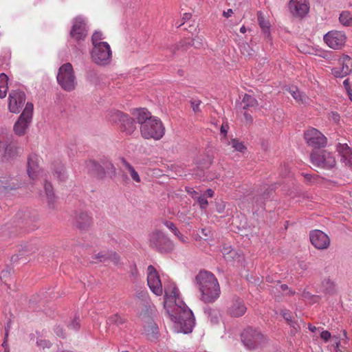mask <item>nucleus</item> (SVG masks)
<instances>
[{"label":"nucleus","instance_id":"774afa93","mask_svg":"<svg viewBox=\"0 0 352 352\" xmlns=\"http://www.w3.org/2000/svg\"><path fill=\"white\" fill-rule=\"evenodd\" d=\"M131 275L134 278V279H136L138 277V269L135 264L131 266Z\"/></svg>","mask_w":352,"mask_h":352},{"label":"nucleus","instance_id":"39448f33","mask_svg":"<svg viewBox=\"0 0 352 352\" xmlns=\"http://www.w3.org/2000/svg\"><path fill=\"white\" fill-rule=\"evenodd\" d=\"M56 79L63 90L72 91L75 89L77 81L71 63H67L60 67Z\"/></svg>","mask_w":352,"mask_h":352},{"label":"nucleus","instance_id":"f8f14e48","mask_svg":"<svg viewBox=\"0 0 352 352\" xmlns=\"http://www.w3.org/2000/svg\"><path fill=\"white\" fill-rule=\"evenodd\" d=\"M25 102L23 91L12 90L9 94L8 109L11 113H19Z\"/></svg>","mask_w":352,"mask_h":352},{"label":"nucleus","instance_id":"0e129e2a","mask_svg":"<svg viewBox=\"0 0 352 352\" xmlns=\"http://www.w3.org/2000/svg\"><path fill=\"white\" fill-rule=\"evenodd\" d=\"M37 345L43 349L50 348L51 346V343L48 340H37Z\"/></svg>","mask_w":352,"mask_h":352},{"label":"nucleus","instance_id":"f704fd0d","mask_svg":"<svg viewBox=\"0 0 352 352\" xmlns=\"http://www.w3.org/2000/svg\"><path fill=\"white\" fill-rule=\"evenodd\" d=\"M126 319L122 317L118 314H113L109 316L107 320V324L108 325H116L120 328L126 327Z\"/></svg>","mask_w":352,"mask_h":352},{"label":"nucleus","instance_id":"a211bd4d","mask_svg":"<svg viewBox=\"0 0 352 352\" xmlns=\"http://www.w3.org/2000/svg\"><path fill=\"white\" fill-rule=\"evenodd\" d=\"M310 160L315 168L329 169L336 165L333 155H310Z\"/></svg>","mask_w":352,"mask_h":352},{"label":"nucleus","instance_id":"4be33fe9","mask_svg":"<svg viewBox=\"0 0 352 352\" xmlns=\"http://www.w3.org/2000/svg\"><path fill=\"white\" fill-rule=\"evenodd\" d=\"M94 258L98 259L100 262L107 263L111 261L115 265L120 262V257L116 252H100L93 256Z\"/></svg>","mask_w":352,"mask_h":352},{"label":"nucleus","instance_id":"1a4fd4ad","mask_svg":"<svg viewBox=\"0 0 352 352\" xmlns=\"http://www.w3.org/2000/svg\"><path fill=\"white\" fill-rule=\"evenodd\" d=\"M304 139L309 146L316 149L324 148L327 144L325 135L314 127H309L305 131Z\"/></svg>","mask_w":352,"mask_h":352},{"label":"nucleus","instance_id":"6e6552de","mask_svg":"<svg viewBox=\"0 0 352 352\" xmlns=\"http://www.w3.org/2000/svg\"><path fill=\"white\" fill-rule=\"evenodd\" d=\"M92 60L97 65H108L111 58L110 45L107 42H99L95 45L91 52Z\"/></svg>","mask_w":352,"mask_h":352},{"label":"nucleus","instance_id":"09e8293b","mask_svg":"<svg viewBox=\"0 0 352 352\" xmlns=\"http://www.w3.org/2000/svg\"><path fill=\"white\" fill-rule=\"evenodd\" d=\"M215 210L219 213H222L226 209V203L221 199H217L214 203Z\"/></svg>","mask_w":352,"mask_h":352},{"label":"nucleus","instance_id":"864d4df0","mask_svg":"<svg viewBox=\"0 0 352 352\" xmlns=\"http://www.w3.org/2000/svg\"><path fill=\"white\" fill-rule=\"evenodd\" d=\"M292 329L290 330V335L295 336L298 331L300 329L299 324L297 321L292 320V322L288 323Z\"/></svg>","mask_w":352,"mask_h":352},{"label":"nucleus","instance_id":"5701e85b","mask_svg":"<svg viewBox=\"0 0 352 352\" xmlns=\"http://www.w3.org/2000/svg\"><path fill=\"white\" fill-rule=\"evenodd\" d=\"M143 327L148 339L150 340L153 341L159 338V328L153 320L144 323Z\"/></svg>","mask_w":352,"mask_h":352},{"label":"nucleus","instance_id":"f03ea898","mask_svg":"<svg viewBox=\"0 0 352 352\" xmlns=\"http://www.w3.org/2000/svg\"><path fill=\"white\" fill-rule=\"evenodd\" d=\"M169 298L175 300L176 308L175 315H170L171 320L179 324L180 330L184 333H188L192 331L195 324V318L192 311L188 306L179 298V290L174 287L171 290Z\"/></svg>","mask_w":352,"mask_h":352},{"label":"nucleus","instance_id":"b1692460","mask_svg":"<svg viewBox=\"0 0 352 352\" xmlns=\"http://www.w3.org/2000/svg\"><path fill=\"white\" fill-rule=\"evenodd\" d=\"M39 171V160L38 155H30L28 159V174L30 178L34 179Z\"/></svg>","mask_w":352,"mask_h":352},{"label":"nucleus","instance_id":"423d86ee","mask_svg":"<svg viewBox=\"0 0 352 352\" xmlns=\"http://www.w3.org/2000/svg\"><path fill=\"white\" fill-rule=\"evenodd\" d=\"M33 104L27 102L25 108L14 125V131L16 135H24L30 126L33 115Z\"/></svg>","mask_w":352,"mask_h":352},{"label":"nucleus","instance_id":"473e14b6","mask_svg":"<svg viewBox=\"0 0 352 352\" xmlns=\"http://www.w3.org/2000/svg\"><path fill=\"white\" fill-rule=\"evenodd\" d=\"M0 152H4L5 154H14L21 152V148L16 146V143L1 142H0Z\"/></svg>","mask_w":352,"mask_h":352},{"label":"nucleus","instance_id":"2f4dec72","mask_svg":"<svg viewBox=\"0 0 352 352\" xmlns=\"http://www.w3.org/2000/svg\"><path fill=\"white\" fill-rule=\"evenodd\" d=\"M155 311L154 306L144 305L140 314V317L144 323L153 320V316L154 315Z\"/></svg>","mask_w":352,"mask_h":352},{"label":"nucleus","instance_id":"37998d69","mask_svg":"<svg viewBox=\"0 0 352 352\" xmlns=\"http://www.w3.org/2000/svg\"><path fill=\"white\" fill-rule=\"evenodd\" d=\"M340 23L344 26L352 25V14L349 11H343L339 16Z\"/></svg>","mask_w":352,"mask_h":352},{"label":"nucleus","instance_id":"c756f323","mask_svg":"<svg viewBox=\"0 0 352 352\" xmlns=\"http://www.w3.org/2000/svg\"><path fill=\"white\" fill-rule=\"evenodd\" d=\"M221 252L223 255L224 258L228 262H232L236 259L239 258L240 254L230 246L223 245L221 249Z\"/></svg>","mask_w":352,"mask_h":352},{"label":"nucleus","instance_id":"13d9d810","mask_svg":"<svg viewBox=\"0 0 352 352\" xmlns=\"http://www.w3.org/2000/svg\"><path fill=\"white\" fill-rule=\"evenodd\" d=\"M341 162H344L349 167L352 166V155H340Z\"/></svg>","mask_w":352,"mask_h":352},{"label":"nucleus","instance_id":"052dcab7","mask_svg":"<svg viewBox=\"0 0 352 352\" xmlns=\"http://www.w3.org/2000/svg\"><path fill=\"white\" fill-rule=\"evenodd\" d=\"M54 333L58 336V337H60L62 338H65V333L63 330V328L60 325H56L54 327Z\"/></svg>","mask_w":352,"mask_h":352},{"label":"nucleus","instance_id":"8fccbe9b","mask_svg":"<svg viewBox=\"0 0 352 352\" xmlns=\"http://www.w3.org/2000/svg\"><path fill=\"white\" fill-rule=\"evenodd\" d=\"M12 269L10 267L7 266L5 270H3L1 272L0 279L2 282H3L6 285H8L6 283V278L10 275Z\"/></svg>","mask_w":352,"mask_h":352},{"label":"nucleus","instance_id":"20e7f679","mask_svg":"<svg viewBox=\"0 0 352 352\" xmlns=\"http://www.w3.org/2000/svg\"><path fill=\"white\" fill-rule=\"evenodd\" d=\"M149 247L160 254L170 253L174 249L173 241L160 230H155L149 234Z\"/></svg>","mask_w":352,"mask_h":352},{"label":"nucleus","instance_id":"dca6fc26","mask_svg":"<svg viewBox=\"0 0 352 352\" xmlns=\"http://www.w3.org/2000/svg\"><path fill=\"white\" fill-rule=\"evenodd\" d=\"M87 33L85 20L80 16L74 19L73 25L70 32L72 38L78 41L84 39Z\"/></svg>","mask_w":352,"mask_h":352},{"label":"nucleus","instance_id":"72a5a7b5","mask_svg":"<svg viewBox=\"0 0 352 352\" xmlns=\"http://www.w3.org/2000/svg\"><path fill=\"white\" fill-rule=\"evenodd\" d=\"M289 92L298 102L306 104L309 102V98L305 94L300 92L296 87H290Z\"/></svg>","mask_w":352,"mask_h":352},{"label":"nucleus","instance_id":"a19ab883","mask_svg":"<svg viewBox=\"0 0 352 352\" xmlns=\"http://www.w3.org/2000/svg\"><path fill=\"white\" fill-rule=\"evenodd\" d=\"M322 292L325 294L332 295L335 293V284L329 278H326L322 282Z\"/></svg>","mask_w":352,"mask_h":352},{"label":"nucleus","instance_id":"0eeeda50","mask_svg":"<svg viewBox=\"0 0 352 352\" xmlns=\"http://www.w3.org/2000/svg\"><path fill=\"white\" fill-rule=\"evenodd\" d=\"M265 337L261 331L248 327L241 333V340L249 349H254L261 346L265 341Z\"/></svg>","mask_w":352,"mask_h":352},{"label":"nucleus","instance_id":"9d476101","mask_svg":"<svg viewBox=\"0 0 352 352\" xmlns=\"http://www.w3.org/2000/svg\"><path fill=\"white\" fill-rule=\"evenodd\" d=\"M324 43L331 49H342L346 41V36L342 31L332 30L328 32L323 37Z\"/></svg>","mask_w":352,"mask_h":352},{"label":"nucleus","instance_id":"79ce46f5","mask_svg":"<svg viewBox=\"0 0 352 352\" xmlns=\"http://www.w3.org/2000/svg\"><path fill=\"white\" fill-rule=\"evenodd\" d=\"M8 78L4 73L0 74V98H3L6 96Z\"/></svg>","mask_w":352,"mask_h":352},{"label":"nucleus","instance_id":"69168bd1","mask_svg":"<svg viewBox=\"0 0 352 352\" xmlns=\"http://www.w3.org/2000/svg\"><path fill=\"white\" fill-rule=\"evenodd\" d=\"M331 337V333L327 330L322 331L320 333V338L324 340V342H327L330 338Z\"/></svg>","mask_w":352,"mask_h":352},{"label":"nucleus","instance_id":"2eb2a0df","mask_svg":"<svg viewBox=\"0 0 352 352\" xmlns=\"http://www.w3.org/2000/svg\"><path fill=\"white\" fill-rule=\"evenodd\" d=\"M288 7L291 14L296 17H303L309 11V3L307 0H290Z\"/></svg>","mask_w":352,"mask_h":352},{"label":"nucleus","instance_id":"c9c22d12","mask_svg":"<svg viewBox=\"0 0 352 352\" xmlns=\"http://www.w3.org/2000/svg\"><path fill=\"white\" fill-rule=\"evenodd\" d=\"M121 160L123 166H124L125 170L130 174L132 179L135 182L140 183L141 182L140 177L134 167L124 158L122 157Z\"/></svg>","mask_w":352,"mask_h":352},{"label":"nucleus","instance_id":"c03bdc74","mask_svg":"<svg viewBox=\"0 0 352 352\" xmlns=\"http://www.w3.org/2000/svg\"><path fill=\"white\" fill-rule=\"evenodd\" d=\"M229 145H230L235 151L240 153L246 152L247 148L242 142H239L237 139H232L229 142Z\"/></svg>","mask_w":352,"mask_h":352},{"label":"nucleus","instance_id":"49530a36","mask_svg":"<svg viewBox=\"0 0 352 352\" xmlns=\"http://www.w3.org/2000/svg\"><path fill=\"white\" fill-rule=\"evenodd\" d=\"M336 151L339 154H352V151L347 144L339 143L337 145Z\"/></svg>","mask_w":352,"mask_h":352},{"label":"nucleus","instance_id":"f257e3e1","mask_svg":"<svg viewBox=\"0 0 352 352\" xmlns=\"http://www.w3.org/2000/svg\"><path fill=\"white\" fill-rule=\"evenodd\" d=\"M132 115L140 124V133L144 138L158 140L164 136L165 129L162 121L157 117L152 116L146 109H135Z\"/></svg>","mask_w":352,"mask_h":352},{"label":"nucleus","instance_id":"3c124183","mask_svg":"<svg viewBox=\"0 0 352 352\" xmlns=\"http://www.w3.org/2000/svg\"><path fill=\"white\" fill-rule=\"evenodd\" d=\"M103 38L102 37V32H95L94 33V34L92 35V38H91V41H92V44L94 45V47L95 45H97L99 44V42H102V39Z\"/></svg>","mask_w":352,"mask_h":352},{"label":"nucleus","instance_id":"a18cd8bd","mask_svg":"<svg viewBox=\"0 0 352 352\" xmlns=\"http://www.w3.org/2000/svg\"><path fill=\"white\" fill-rule=\"evenodd\" d=\"M265 200L263 199V196L261 195V192H258V190L256 191V194L252 198V204L262 209H265Z\"/></svg>","mask_w":352,"mask_h":352},{"label":"nucleus","instance_id":"9b49d317","mask_svg":"<svg viewBox=\"0 0 352 352\" xmlns=\"http://www.w3.org/2000/svg\"><path fill=\"white\" fill-rule=\"evenodd\" d=\"M340 67L331 69V74L335 78H344L352 72V58L346 54L342 55L338 60Z\"/></svg>","mask_w":352,"mask_h":352},{"label":"nucleus","instance_id":"6e6d98bb","mask_svg":"<svg viewBox=\"0 0 352 352\" xmlns=\"http://www.w3.org/2000/svg\"><path fill=\"white\" fill-rule=\"evenodd\" d=\"M197 202L201 209H206L208 206V201L205 196H199L197 199Z\"/></svg>","mask_w":352,"mask_h":352},{"label":"nucleus","instance_id":"6ab92c4d","mask_svg":"<svg viewBox=\"0 0 352 352\" xmlns=\"http://www.w3.org/2000/svg\"><path fill=\"white\" fill-rule=\"evenodd\" d=\"M86 168L91 176L98 179L102 180L106 177V171L103 164L94 160L86 162Z\"/></svg>","mask_w":352,"mask_h":352},{"label":"nucleus","instance_id":"7ed1b4c3","mask_svg":"<svg viewBox=\"0 0 352 352\" xmlns=\"http://www.w3.org/2000/svg\"><path fill=\"white\" fill-rule=\"evenodd\" d=\"M196 285L201 294V300L205 303H212L220 296V287L214 275L201 270L195 276Z\"/></svg>","mask_w":352,"mask_h":352},{"label":"nucleus","instance_id":"58836bf2","mask_svg":"<svg viewBox=\"0 0 352 352\" xmlns=\"http://www.w3.org/2000/svg\"><path fill=\"white\" fill-rule=\"evenodd\" d=\"M276 184L272 185H265L263 187L258 189V192H261V195L263 196V199L265 201L271 198L273 192L275 190Z\"/></svg>","mask_w":352,"mask_h":352},{"label":"nucleus","instance_id":"4c0bfd02","mask_svg":"<svg viewBox=\"0 0 352 352\" xmlns=\"http://www.w3.org/2000/svg\"><path fill=\"white\" fill-rule=\"evenodd\" d=\"M101 163L103 164L104 167V170L106 171V176L107 175L111 179L116 178L117 175L116 168L115 166L111 161H109L106 159L101 160Z\"/></svg>","mask_w":352,"mask_h":352},{"label":"nucleus","instance_id":"de8ad7c7","mask_svg":"<svg viewBox=\"0 0 352 352\" xmlns=\"http://www.w3.org/2000/svg\"><path fill=\"white\" fill-rule=\"evenodd\" d=\"M240 51L245 56H250L253 55V50L247 43L241 45Z\"/></svg>","mask_w":352,"mask_h":352},{"label":"nucleus","instance_id":"603ef678","mask_svg":"<svg viewBox=\"0 0 352 352\" xmlns=\"http://www.w3.org/2000/svg\"><path fill=\"white\" fill-rule=\"evenodd\" d=\"M280 314L285 320V321L287 322V324L292 322V321L294 320L292 314L289 310L282 309L280 311Z\"/></svg>","mask_w":352,"mask_h":352},{"label":"nucleus","instance_id":"cd10ccee","mask_svg":"<svg viewBox=\"0 0 352 352\" xmlns=\"http://www.w3.org/2000/svg\"><path fill=\"white\" fill-rule=\"evenodd\" d=\"M52 170L54 175L56 176L59 181L63 182L67 179V176L65 167L61 162L55 161L52 164Z\"/></svg>","mask_w":352,"mask_h":352},{"label":"nucleus","instance_id":"f3484780","mask_svg":"<svg viewBox=\"0 0 352 352\" xmlns=\"http://www.w3.org/2000/svg\"><path fill=\"white\" fill-rule=\"evenodd\" d=\"M309 238L312 245L317 249H326L330 243L329 236L319 230L311 231L309 234Z\"/></svg>","mask_w":352,"mask_h":352},{"label":"nucleus","instance_id":"412c9836","mask_svg":"<svg viewBox=\"0 0 352 352\" xmlns=\"http://www.w3.org/2000/svg\"><path fill=\"white\" fill-rule=\"evenodd\" d=\"M247 307L243 299L234 297L228 309V314L233 318H239L245 314Z\"/></svg>","mask_w":352,"mask_h":352},{"label":"nucleus","instance_id":"5fc2aeb1","mask_svg":"<svg viewBox=\"0 0 352 352\" xmlns=\"http://www.w3.org/2000/svg\"><path fill=\"white\" fill-rule=\"evenodd\" d=\"M302 175L306 181V182L312 184L316 182V180L318 179V175H311L308 173H302Z\"/></svg>","mask_w":352,"mask_h":352},{"label":"nucleus","instance_id":"338daca9","mask_svg":"<svg viewBox=\"0 0 352 352\" xmlns=\"http://www.w3.org/2000/svg\"><path fill=\"white\" fill-rule=\"evenodd\" d=\"M201 101L199 100H194L191 101V107L192 108L193 111L197 112L199 110V107Z\"/></svg>","mask_w":352,"mask_h":352},{"label":"nucleus","instance_id":"4468645a","mask_svg":"<svg viewBox=\"0 0 352 352\" xmlns=\"http://www.w3.org/2000/svg\"><path fill=\"white\" fill-rule=\"evenodd\" d=\"M74 224L80 230H87L93 224V219L87 212L79 210L74 212Z\"/></svg>","mask_w":352,"mask_h":352},{"label":"nucleus","instance_id":"680f3d73","mask_svg":"<svg viewBox=\"0 0 352 352\" xmlns=\"http://www.w3.org/2000/svg\"><path fill=\"white\" fill-rule=\"evenodd\" d=\"M289 170L290 169H289V167L288 166V165L285 164L280 168V175L282 177H285L289 175V171H290Z\"/></svg>","mask_w":352,"mask_h":352},{"label":"nucleus","instance_id":"393cba45","mask_svg":"<svg viewBox=\"0 0 352 352\" xmlns=\"http://www.w3.org/2000/svg\"><path fill=\"white\" fill-rule=\"evenodd\" d=\"M135 120H136L133 116V118H131L129 115L126 114L120 124L121 130L128 135L132 134L137 129Z\"/></svg>","mask_w":352,"mask_h":352},{"label":"nucleus","instance_id":"ddd939ff","mask_svg":"<svg viewBox=\"0 0 352 352\" xmlns=\"http://www.w3.org/2000/svg\"><path fill=\"white\" fill-rule=\"evenodd\" d=\"M147 283L151 290L157 296H161L163 292L162 283L156 269L151 265L147 268Z\"/></svg>","mask_w":352,"mask_h":352},{"label":"nucleus","instance_id":"a878e982","mask_svg":"<svg viewBox=\"0 0 352 352\" xmlns=\"http://www.w3.org/2000/svg\"><path fill=\"white\" fill-rule=\"evenodd\" d=\"M44 189L48 207L50 209L54 210L56 208V197L54 195L52 184L46 181L44 184Z\"/></svg>","mask_w":352,"mask_h":352},{"label":"nucleus","instance_id":"e2e57ef3","mask_svg":"<svg viewBox=\"0 0 352 352\" xmlns=\"http://www.w3.org/2000/svg\"><path fill=\"white\" fill-rule=\"evenodd\" d=\"M69 328H72L74 330H78L80 328V323L78 318H75L71 323L68 325Z\"/></svg>","mask_w":352,"mask_h":352},{"label":"nucleus","instance_id":"aec40b11","mask_svg":"<svg viewBox=\"0 0 352 352\" xmlns=\"http://www.w3.org/2000/svg\"><path fill=\"white\" fill-rule=\"evenodd\" d=\"M18 179L10 176L0 177V195H6L21 187Z\"/></svg>","mask_w":352,"mask_h":352},{"label":"nucleus","instance_id":"c85d7f7f","mask_svg":"<svg viewBox=\"0 0 352 352\" xmlns=\"http://www.w3.org/2000/svg\"><path fill=\"white\" fill-rule=\"evenodd\" d=\"M257 20L260 28H261L265 37L270 38V23L267 20L264 14L261 12H258L257 14Z\"/></svg>","mask_w":352,"mask_h":352},{"label":"nucleus","instance_id":"bb28decb","mask_svg":"<svg viewBox=\"0 0 352 352\" xmlns=\"http://www.w3.org/2000/svg\"><path fill=\"white\" fill-rule=\"evenodd\" d=\"M36 250V248L31 244L25 245L19 250V254L13 255L11 257V262L15 263L19 260L23 258L24 256L34 253Z\"/></svg>","mask_w":352,"mask_h":352},{"label":"nucleus","instance_id":"e433bc0d","mask_svg":"<svg viewBox=\"0 0 352 352\" xmlns=\"http://www.w3.org/2000/svg\"><path fill=\"white\" fill-rule=\"evenodd\" d=\"M242 104H243V109L246 110L250 108H256L258 105L256 99L254 96L247 94H245L242 98Z\"/></svg>","mask_w":352,"mask_h":352},{"label":"nucleus","instance_id":"ea45409f","mask_svg":"<svg viewBox=\"0 0 352 352\" xmlns=\"http://www.w3.org/2000/svg\"><path fill=\"white\" fill-rule=\"evenodd\" d=\"M126 114L118 111L112 110L108 113L109 120L114 123H120L121 124L122 120L124 118Z\"/></svg>","mask_w":352,"mask_h":352},{"label":"nucleus","instance_id":"bf43d9fd","mask_svg":"<svg viewBox=\"0 0 352 352\" xmlns=\"http://www.w3.org/2000/svg\"><path fill=\"white\" fill-rule=\"evenodd\" d=\"M135 296L140 300L144 301L148 298V293L144 290H138L136 292Z\"/></svg>","mask_w":352,"mask_h":352},{"label":"nucleus","instance_id":"7c9ffc66","mask_svg":"<svg viewBox=\"0 0 352 352\" xmlns=\"http://www.w3.org/2000/svg\"><path fill=\"white\" fill-rule=\"evenodd\" d=\"M16 217L21 219V224L25 228H28L29 230H34L36 226L34 225L32 228H30V226L36 221V217H33L32 218L30 215V212L26 211L23 214L21 213H18Z\"/></svg>","mask_w":352,"mask_h":352},{"label":"nucleus","instance_id":"4d7b16f0","mask_svg":"<svg viewBox=\"0 0 352 352\" xmlns=\"http://www.w3.org/2000/svg\"><path fill=\"white\" fill-rule=\"evenodd\" d=\"M164 224L166 227H167L169 230H170L174 234H179V230L173 222L169 221H164Z\"/></svg>","mask_w":352,"mask_h":352}]
</instances>
